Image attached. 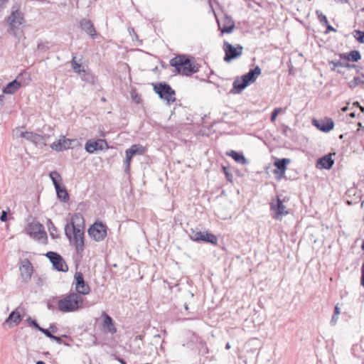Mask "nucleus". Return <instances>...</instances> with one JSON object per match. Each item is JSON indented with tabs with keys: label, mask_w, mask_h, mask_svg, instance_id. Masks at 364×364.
Listing matches in <instances>:
<instances>
[{
	"label": "nucleus",
	"mask_w": 364,
	"mask_h": 364,
	"mask_svg": "<svg viewBox=\"0 0 364 364\" xmlns=\"http://www.w3.org/2000/svg\"><path fill=\"white\" fill-rule=\"evenodd\" d=\"M27 232L31 237L38 241L45 242L47 240V234L44 230V228L38 221H33L29 223Z\"/></svg>",
	"instance_id": "6e6552de"
},
{
	"label": "nucleus",
	"mask_w": 364,
	"mask_h": 364,
	"mask_svg": "<svg viewBox=\"0 0 364 364\" xmlns=\"http://www.w3.org/2000/svg\"><path fill=\"white\" fill-rule=\"evenodd\" d=\"M8 0H0V11L4 8V4Z\"/></svg>",
	"instance_id": "09e8293b"
},
{
	"label": "nucleus",
	"mask_w": 364,
	"mask_h": 364,
	"mask_svg": "<svg viewBox=\"0 0 364 364\" xmlns=\"http://www.w3.org/2000/svg\"><path fill=\"white\" fill-rule=\"evenodd\" d=\"M348 110V107H343L342 111L343 112H346Z\"/></svg>",
	"instance_id": "bf43d9fd"
},
{
	"label": "nucleus",
	"mask_w": 364,
	"mask_h": 364,
	"mask_svg": "<svg viewBox=\"0 0 364 364\" xmlns=\"http://www.w3.org/2000/svg\"><path fill=\"white\" fill-rule=\"evenodd\" d=\"M227 154L231 156L236 162L242 164L246 165L248 164V161L246 159L242 153H239L236 151H230L228 152Z\"/></svg>",
	"instance_id": "a878e982"
},
{
	"label": "nucleus",
	"mask_w": 364,
	"mask_h": 364,
	"mask_svg": "<svg viewBox=\"0 0 364 364\" xmlns=\"http://www.w3.org/2000/svg\"><path fill=\"white\" fill-rule=\"evenodd\" d=\"M361 59V55L357 50H351L348 53H343V60H346V63H343V67L346 68H355L354 64H349L348 62L357 63Z\"/></svg>",
	"instance_id": "a211bd4d"
},
{
	"label": "nucleus",
	"mask_w": 364,
	"mask_h": 364,
	"mask_svg": "<svg viewBox=\"0 0 364 364\" xmlns=\"http://www.w3.org/2000/svg\"><path fill=\"white\" fill-rule=\"evenodd\" d=\"M223 48L225 52L224 60L226 63L239 58L243 53V47L241 45L237 44L236 46H233L228 41H224Z\"/></svg>",
	"instance_id": "0eeeda50"
},
{
	"label": "nucleus",
	"mask_w": 364,
	"mask_h": 364,
	"mask_svg": "<svg viewBox=\"0 0 364 364\" xmlns=\"http://www.w3.org/2000/svg\"><path fill=\"white\" fill-rule=\"evenodd\" d=\"M364 76L362 77H354V78L348 82L349 87L351 88L355 87L358 85H364Z\"/></svg>",
	"instance_id": "2f4dec72"
},
{
	"label": "nucleus",
	"mask_w": 364,
	"mask_h": 364,
	"mask_svg": "<svg viewBox=\"0 0 364 364\" xmlns=\"http://www.w3.org/2000/svg\"><path fill=\"white\" fill-rule=\"evenodd\" d=\"M51 339L56 341L58 344H62L63 343V340L60 337H58V336H54L53 337H51Z\"/></svg>",
	"instance_id": "49530a36"
},
{
	"label": "nucleus",
	"mask_w": 364,
	"mask_h": 364,
	"mask_svg": "<svg viewBox=\"0 0 364 364\" xmlns=\"http://www.w3.org/2000/svg\"><path fill=\"white\" fill-rule=\"evenodd\" d=\"M36 364H46V363L43 361H42V360H38V361L36 362Z\"/></svg>",
	"instance_id": "4d7b16f0"
},
{
	"label": "nucleus",
	"mask_w": 364,
	"mask_h": 364,
	"mask_svg": "<svg viewBox=\"0 0 364 364\" xmlns=\"http://www.w3.org/2000/svg\"><path fill=\"white\" fill-rule=\"evenodd\" d=\"M82 297L77 293H70L58 302V308L62 312H73L82 307Z\"/></svg>",
	"instance_id": "20e7f679"
},
{
	"label": "nucleus",
	"mask_w": 364,
	"mask_h": 364,
	"mask_svg": "<svg viewBox=\"0 0 364 364\" xmlns=\"http://www.w3.org/2000/svg\"><path fill=\"white\" fill-rule=\"evenodd\" d=\"M262 70L257 65L255 68L250 69L247 73L243 75L240 78L237 77L230 90L231 94H240L249 85L255 82L257 78L261 75Z\"/></svg>",
	"instance_id": "7ed1b4c3"
},
{
	"label": "nucleus",
	"mask_w": 364,
	"mask_h": 364,
	"mask_svg": "<svg viewBox=\"0 0 364 364\" xmlns=\"http://www.w3.org/2000/svg\"><path fill=\"white\" fill-rule=\"evenodd\" d=\"M117 360L121 363V364H127L124 359L121 358H117Z\"/></svg>",
	"instance_id": "603ef678"
},
{
	"label": "nucleus",
	"mask_w": 364,
	"mask_h": 364,
	"mask_svg": "<svg viewBox=\"0 0 364 364\" xmlns=\"http://www.w3.org/2000/svg\"><path fill=\"white\" fill-rule=\"evenodd\" d=\"M317 17L321 23L328 24V20L325 15H323L320 11H316Z\"/></svg>",
	"instance_id": "ea45409f"
},
{
	"label": "nucleus",
	"mask_w": 364,
	"mask_h": 364,
	"mask_svg": "<svg viewBox=\"0 0 364 364\" xmlns=\"http://www.w3.org/2000/svg\"><path fill=\"white\" fill-rule=\"evenodd\" d=\"M358 126H359V129H358V132H359V131H362V132H363V127L364 126H363L362 123H361V122H359V123H358Z\"/></svg>",
	"instance_id": "864d4df0"
},
{
	"label": "nucleus",
	"mask_w": 364,
	"mask_h": 364,
	"mask_svg": "<svg viewBox=\"0 0 364 364\" xmlns=\"http://www.w3.org/2000/svg\"><path fill=\"white\" fill-rule=\"evenodd\" d=\"M218 26L222 33H230L235 28V21L230 16H225L221 24L218 23Z\"/></svg>",
	"instance_id": "4be33fe9"
},
{
	"label": "nucleus",
	"mask_w": 364,
	"mask_h": 364,
	"mask_svg": "<svg viewBox=\"0 0 364 364\" xmlns=\"http://www.w3.org/2000/svg\"><path fill=\"white\" fill-rule=\"evenodd\" d=\"M353 37L360 43H364V31L360 30H354Z\"/></svg>",
	"instance_id": "f704fd0d"
},
{
	"label": "nucleus",
	"mask_w": 364,
	"mask_h": 364,
	"mask_svg": "<svg viewBox=\"0 0 364 364\" xmlns=\"http://www.w3.org/2000/svg\"><path fill=\"white\" fill-rule=\"evenodd\" d=\"M202 235L203 237H201L200 241L210 243L211 245H217L218 238L215 235L208 232H203Z\"/></svg>",
	"instance_id": "cd10ccee"
},
{
	"label": "nucleus",
	"mask_w": 364,
	"mask_h": 364,
	"mask_svg": "<svg viewBox=\"0 0 364 364\" xmlns=\"http://www.w3.org/2000/svg\"><path fill=\"white\" fill-rule=\"evenodd\" d=\"M353 106H355L360 109V111L363 113H364V107L360 106L358 102H355L353 103Z\"/></svg>",
	"instance_id": "de8ad7c7"
},
{
	"label": "nucleus",
	"mask_w": 364,
	"mask_h": 364,
	"mask_svg": "<svg viewBox=\"0 0 364 364\" xmlns=\"http://www.w3.org/2000/svg\"><path fill=\"white\" fill-rule=\"evenodd\" d=\"M49 329H50L51 333H56L58 331L57 326L53 323L50 325Z\"/></svg>",
	"instance_id": "a18cd8bd"
},
{
	"label": "nucleus",
	"mask_w": 364,
	"mask_h": 364,
	"mask_svg": "<svg viewBox=\"0 0 364 364\" xmlns=\"http://www.w3.org/2000/svg\"><path fill=\"white\" fill-rule=\"evenodd\" d=\"M21 278L23 282H28L33 274V266L28 259H24L20 266Z\"/></svg>",
	"instance_id": "f3484780"
},
{
	"label": "nucleus",
	"mask_w": 364,
	"mask_h": 364,
	"mask_svg": "<svg viewBox=\"0 0 364 364\" xmlns=\"http://www.w3.org/2000/svg\"><path fill=\"white\" fill-rule=\"evenodd\" d=\"M75 218L80 219L78 215H75L72 218L71 223L65 226V234L70 241L73 242L77 253L80 255L85 249L84 231L80 225H75L73 222Z\"/></svg>",
	"instance_id": "f03ea898"
},
{
	"label": "nucleus",
	"mask_w": 364,
	"mask_h": 364,
	"mask_svg": "<svg viewBox=\"0 0 364 364\" xmlns=\"http://www.w3.org/2000/svg\"><path fill=\"white\" fill-rule=\"evenodd\" d=\"M75 290L77 294L87 295L90 291V287L88 284L85 281L83 274L80 272H77L75 274Z\"/></svg>",
	"instance_id": "ddd939ff"
},
{
	"label": "nucleus",
	"mask_w": 364,
	"mask_h": 364,
	"mask_svg": "<svg viewBox=\"0 0 364 364\" xmlns=\"http://www.w3.org/2000/svg\"><path fill=\"white\" fill-rule=\"evenodd\" d=\"M19 136L20 137L24 138L26 140L30 141L41 147L46 145V140L45 137L38 134L31 132H21Z\"/></svg>",
	"instance_id": "4468645a"
},
{
	"label": "nucleus",
	"mask_w": 364,
	"mask_h": 364,
	"mask_svg": "<svg viewBox=\"0 0 364 364\" xmlns=\"http://www.w3.org/2000/svg\"><path fill=\"white\" fill-rule=\"evenodd\" d=\"M46 256L49 259L50 262L53 264V268L57 271L63 272H66L68 271V267L66 264L64 259L58 253L50 251L46 254Z\"/></svg>",
	"instance_id": "9b49d317"
},
{
	"label": "nucleus",
	"mask_w": 364,
	"mask_h": 364,
	"mask_svg": "<svg viewBox=\"0 0 364 364\" xmlns=\"http://www.w3.org/2000/svg\"><path fill=\"white\" fill-rule=\"evenodd\" d=\"M49 176L53 182L55 188H57L59 186H60V181L62 180V178L58 172L55 171H51L49 173Z\"/></svg>",
	"instance_id": "c756f323"
},
{
	"label": "nucleus",
	"mask_w": 364,
	"mask_h": 364,
	"mask_svg": "<svg viewBox=\"0 0 364 364\" xmlns=\"http://www.w3.org/2000/svg\"><path fill=\"white\" fill-rule=\"evenodd\" d=\"M37 49L41 52H46L49 49L48 43H39L37 46Z\"/></svg>",
	"instance_id": "58836bf2"
},
{
	"label": "nucleus",
	"mask_w": 364,
	"mask_h": 364,
	"mask_svg": "<svg viewBox=\"0 0 364 364\" xmlns=\"http://www.w3.org/2000/svg\"><path fill=\"white\" fill-rule=\"evenodd\" d=\"M270 209L274 212L273 218L281 220L284 215L289 213L287 207L283 204V201L277 197L276 200H273L270 203Z\"/></svg>",
	"instance_id": "f8f14e48"
},
{
	"label": "nucleus",
	"mask_w": 364,
	"mask_h": 364,
	"mask_svg": "<svg viewBox=\"0 0 364 364\" xmlns=\"http://www.w3.org/2000/svg\"><path fill=\"white\" fill-rule=\"evenodd\" d=\"M326 28H327V31H335V29L331 25H328V23L326 24Z\"/></svg>",
	"instance_id": "3c124183"
},
{
	"label": "nucleus",
	"mask_w": 364,
	"mask_h": 364,
	"mask_svg": "<svg viewBox=\"0 0 364 364\" xmlns=\"http://www.w3.org/2000/svg\"><path fill=\"white\" fill-rule=\"evenodd\" d=\"M57 197L62 202H68L69 200V194L64 186H59L55 188Z\"/></svg>",
	"instance_id": "bb28decb"
},
{
	"label": "nucleus",
	"mask_w": 364,
	"mask_h": 364,
	"mask_svg": "<svg viewBox=\"0 0 364 364\" xmlns=\"http://www.w3.org/2000/svg\"><path fill=\"white\" fill-rule=\"evenodd\" d=\"M230 348H231L230 344L229 343H227L225 345V349L229 350V349H230Z\"/></svg>",
	"instance_id": "5fc2aeb1"
},
{
	"label": "nucleus",
	"mask_w": 364,
	"mask_h": 364,
	"mask_svg": "<svg viewBox=\"0 0 364 364\" xmlns=\"http://www.w3.org/2000/svg\"><path fill=\"white\" fill-rule=\"evenodd\" d=\"M282 111L281 107H277L275 108L273 112H272L270 120L271 122H274L276 120V118L277 115L279 114V112Z\"/></svg>",
	"instance_id": "a19ab883"
},
{
	"label": "nucleus",
	"mask_w": 364,
	"mask_h": 364,
	"mask_svg": "<svg viewBox=\"0 0 364 364\" xmlns=\"http://www.w3.org/2000/svg\"><path fill=\"white\" fill-rule=\"evenodd\" d=\"M22 320L21 313L18 311V309L11 312L8 318L6 319L5 323H14V326H17Z\"/></svg>",
	"instance_id": "b1692460"
},
{
	"label": "nucleus",
	"mask_w": 364,
	"mask_h": 364,
	"mask_svg": "<svg viewBox=\"0 0 364 364\" xmlns=\"http://www.w3.org/2000/svg\"><path fill=\"white\" fill-rule=\"evenodd\" d=\"M87 232L95 241L100 242L107 237V226L102 222H95L89 228Z\"/></svg>",
	"instance_id": "1a4fd4ad"
},
{
	"label": "nucleus",
	"mask_w": 364,
	"mask_h": 364,
	"mask_svg": "<svg viewBox=\"0 0 364 364\" xmlns=\"http://www.w3.org/2000/svg\"><path fill=\"white\" fill-rule=\"evenodd\" d=\"M27 323L29 324V326L33 327L34 328L37 329L38 331L41 328V326L38 325L37 321L34 319H33L31 317H28L26 319Z\"/></svg>",
	"instance_id": "4c0bfd02"
},
{
	"label": "nucleus",
	"mask_w": 364,
	"mask_h": 364,
	"mask_svg": "<svg viewBox=\"0 0 364 364\" xmlns=\"http://www.w3.org/2000/svg\"><path fill=\"white\" fill-rule=\"evenodd\" d=\"M346 116H348L351 118H354L355 117V112H350L349 113L346 114Z\"/></svg>",
	"instance_id": "8fccbe9b"
},
{
	"label": "nucleus",
	"mask_w": 364,
	"mask_h": 364,
	"mask_svg": "<svg viewBox=\"0 0 364 364\" xmlns=\"http://www.w3.org/2000/svg\"><path fill=\"white\" fill-rule=\"evenodd\" d=\"M50 224H51V225H52V230H56V228H55V227L53 225V224L52 223V222H51V221H50Z\"/></svg>",
	"instance_id": "6e6d98bb"
},
{
	"label": "nucleus",
	"mask_w": 364,
	"mask_h": 364,
	"mask_svg": "<svg viewBox=\"0 0 364 364\" xmlns=\"http://www.w3.org/2000/svg\"><path fill=\"white\" fill-rule=\"evenodd\" d=\"M335 155L336 153H331L318 159L317 161L316 167L328 170L331 169L334 164V160L332 159V156Z\"/></svg>",
	"instance_id": "412c9836"
},
{
	"label": "nucleus",
	"mask_w": 364,
	"mask_h": 364,
	"mask_svg": "<svg viewBox=\"0 0 364 364\" xmlns=\"http://www.w3.org/2000/svg\"><path fill=\"white\" fill-rule=\"evenodd\" d=\"M154 90L161 99L166 100L168 105L176 101L175 90L166 82L154 85Z\"/></svg>",
	"instance_id": "423d86ee"
},
{
	"label": "nucleus",
	"mask_w": 364,
	"mask_h": 364,
	"mask_svg": "<svg viewBox=\"0 0 364 364\" xmlns=\"http://www.w3.org/2000/svg\"><path fill=\"white\" fill-rule=\"evenodd\" d=\"M329 64L332 65V70H336V69L338 68L337 72L340 73L341 70H339V68H341V55H340V59L338 60H331L329 62Z\"/></svg>",
	"instance_id": "c9c22d12"
},
{
	"label": "nucleus",
	"mask_w": 364,
	"mask_h": 364,
	"mask_svg": "<svg viewBox=\"0 0 364 364\" xmlns=\"http://www.w3.org/2000/svg\"><path fill=\"white\" fill-rule=\"evenodd\" d=\"M203 232L198 231L196 230H191V232H189V237L193 241L196 242H200L201 240V237H203L202 235Z\"/></svg>",
	"instance_id": "473e14b6"
},
{
	"label": "nucleus",
	"mask_w": 364,
	"mask_h": 364,
	"mask_svg": "<svg viewBox=\"0 0 364 364\" xmlns=\"http://www.w3.org/2000/svg\"><path fill=\"white\" fill-rule=\"evenodd\" d=\"M10 213L9 208H7L6 210H4L1 212V215L0 216V220L1 222H6L8 220V214Z\"/></svg>",
	"instance_id": "79ce46f5"
},
{
	"label": "nucleus",
	"mask_w": 364,
	"mask_h": 364,
	"mask_svg": "<svg viewBox=\"0 0 364 364\" xmlns=\"http://www.w3.org/2000/svg\"><path fill=\"white\" fill-rule=\"evenodd\" d=\"M75 58L76 57L75 56H73V59L71 60V63H72V67H73V70L77 73H80L81 72H85L84 70H80V64L77 63L76 60H75Z\"/></svg>",
	"instance_id": "e433bc0d"
},
{
	"label": "nucleus",
	"mask_w": 364,
	"mask_h": 364,
	"mask_svg": "<svg viewBox=\"0 0 364 364\" xmlns=\"http://www.w3.org/2000/svg\"><path fill=\"white\" fill-rule=\"evenodd\" d=\"M38 331H41V333H43L46 337H48L50 339H51V337L53 336V334L50 333V331L49 328L46 329V328H43L41 327V328Z\"/></svg>",
	"instance_id": "37998d69"
},
{
	"label": "nucleus",
	"mask_w": 364,
	"mask_h": 364,
	"mask_svg": "<svg viewBox=\"0 0 364 364\" xmlns=\"http://www.w3.org/2000/svg\"><path fill=\"white\" fill-rule=\"evenodd\" d=\"M360 11H361L362 12H364V8H362V9H360Z\"/></svg>",
	"instance_id": "e2e57ef3"
},
{
	"label": "nucleus",
	"mask_w": 364,
	"mask_h": 364,
	"mask_svg": "<svg viewBox=\"0 0 364 364\" xmlns=\"http://www.w3.org/2000/svg\"><path fill=\"white\" fill-rule=\"evenodd\" d=\"M20 87L21 83L17 80V79H15L6 85V86L3 89V92L11 95L15 93Z\"/></svg>",
	"instance_id": "393cba45"
},
{
	"label": "nucleus",
	"mask_w": 364,
	"mask_h": 364,
	"mask_svg": "<svg viewBox=\"0 0 364 364\" xmlns=\"http://www.w3.org/2000/svg\"><path fill=\"white\" fill-rule=\"evenodd\" d=\"M290 162V159L287 158L278 159L274 163V166L277 168L274 170V173L276 175V178L281 179L287 169V165Z\"/></svg>",
	"instance_id": "dca6fc26"
},
{
	"label": "nucleus",
	"mask_w": 364,
	"mask_h": 364,
	"mask_svg": "<svg viewBox=\"0 0 364 364\" xmlns=\"http://www.w3.org/2000/svg\"><path fill=\"white\" fill-rule=\"evenodd\" d=\"M78 144V141L76 139H68L65 136H60L57 141L53 142L50 145V148L60 152L63 150L73 149Z\"/></svg>",
	"instance_id": "9d476101"
},
{
	"label": "nucleus",
	"mask_w": 364,
	"mask_h": 364,
	"mask_svg": "<svg viewBox=\"0 0 364 364\" xmlns=\"http://www.w3.org/2000/svg\"><path fill=\"white\" fill-rule=\"evenodd\" d=\"M312 124L318 130L323 132H328L333 129L334 122L331 119H313Z\"/></svg>",
	"instance_id": "6ab92c4d"
},
{
	"label": "nucleus",
	"mask_w": 364,
	"mask_h": 364,
	"mask_svg": "<svg viewBox=\"0 0 364 364\" xmlns=\"http://www.w3.org/2000/svg\"><path fill=\"white\" fill-rule=\"evenodd\" d=\"M338 305H339V304H337L335 306L333 314V316L331 317V319L330 321V325L331 326H336L337 324L338 321L339 316H340V314H341L340 308H339Z\"/></svg>",
	"instance_id": "7c9ffc66"
},
{
	"label": "nucleus",
	"mask_w": 364,
	"mask_h": 364,
	"mask_svg": "<svg viewBox=\"0 0 364 364\" xmlns=\"http://www.w3.org/2000/svg\"><path fill=\"white\" fill-rule=\"evenodd\" d=\"M79 27L85 31L92 38L95 39L97 36V31L92 21L86 18H82L79 21Z\"/></svg>",
	"instance_id": "2eb2a0df"
},
{
	"label": "nucleus",
	"mask_w": 364,
	"mask_h": 364,
	"mask_svg": "<svg viewBox=\"0 0 364 364\" xmlns=\"http://www.w3.org/2000/svg\"><path fill=\"white\" fill-rule=\"evenodd\" d=\"M103 323L102 326L108 333L114 334L117 332V328L114 326V321L110 316L105 312L102 314Z\"/></svg>",
	"instance_id": "5701e85b"
},
{
	"label": "nucleus",
	"mask_w": 364,
	"mask_h": 364,
	"mask_svg": "<svg viewBox=\"0 0 364 364\" xmlns=\"http://www.w3.org/2000/svg\"><path fill=\"white\" fill-rule=\"evenodd\" d=\"M193 58L186 55H178L170 60L169 64L175 68L178 74L191 76L198 72L199 66L192 62Z\"/></svg>",
	"instance_id": "f257e3e1"
},
{
	"label": "nucleus",
	"mask_w": 364,
	"mask_h": 364,
	"mask_svg": "<svg viewBox=\"0 0 364 364\" xmlns=\"http://www.w3.org/2000/svg\"><path fill=\"white\" fill-rule=\"evenodd\" d=\"M4 96L0 95V103L3 101Z\"/></svg>",
	"instance_id": "052dcab7"
},
{
	"label": "nucleus",
	"mask_w": 364,
	"mask_h": 364,
	"mask_svg": "<svg viewBox=\"0 0 364 364\" xmlns=\"http://www.w3.org/2000/svg\"><path fill=\"white\" fill-rule=\"evenodd\" d=\"M361 249L364 250V240H363L362 245H361Z\"/></svg>",
	"instance_id": "13d9d810"
},
{
	"label": "nucleus",
	"mask_w": 364,
	"mask_h": 364,
	"mask_svg": "<svg viewBox=\"0 0 364 364\" xmlns=\"http://www.w3.org/2000/svg\"><path fill=\"white\" fill-rule=\"evenodd\" d=\"M184 307H185V309H186V310H188V305H187L186 304L184 305Z\"/></svg>",
	"instance_id": "680f3d73"
},
{
	"label": "nucleus",
	"mask_w": 364,
	"mask_h": 364,
	"mask_svg": "<svg viewBox=\"0 0 364 364\" xmlns=\"http://www.w3.org/2000/svg\"><path fill=\"white\" fill-rule=\"evenodd\" d=\"M105 146H107L106 141L98 139L95 141H87L85 144V149L87 152L93 154L95 151L102 150Z\"/></svg>",
	"instance_id": "aec40b11"
},
{
	"label": "nucleus",
	"mask_w": 364,
	"mask_h": 364,
	"mask_svg": "<svg viewBox=\"0 0 364 364\" xmlns=\"http://www.w3.org/2000/svg\"><path fill=\"white\" fill-rule=\"evenodd\" d=\"M363 132L364 133V127H363Z\"/></svg>",
	"instance_id": "0e129e2a"
},
{
	"label": "nucleus",
	"mask_w": 364,
	"mask_h": 364,
	"mask_svg": "<svg viewBox=\"0 0 364 364\" xmlns=\"http://www.w3.org/2000/svg\"><path fill=\"white\" fill-rule=\"evenodd\" d=\"M9 28L12 31L14 35L16 34V31L18 30L20 26L24 23V14L21 11V4H14L11 7V14L7 18Z\"/></svg>",
	"instance_id": "39448f33"
},
{
	"label": "nucleus",
	"mask_w": 364,
	"mask_h": 364,
	"mask_svg": "<svg viewBox=\"0 0 364 364\" xmlns=\"http://www.w3.org/2000/svg\"><path fill=\"white\" fill-rule=\"evenodd\" d=\"M125 154H126V159H125V161H124V171L126 173H129V171H130V164H131V161H132V159L133 157V156L128 152V151H125Z\"/></svg>",
	"instance_id": "72a5a7b5"
},
{
	"label": "nucleus",
	"mask_w": 364,
	"mask_h": 364,
	"mask_svg": "<svg viewBox=\"0 0 364 364\" xmlns=\"http://www.w3.org/2000/svg\"><path fill=\"white\" fill-rule=\"evenodd\" d=\"M126 151L134 156V155H143L145 152V149L140 144H134Z\"/></svg>",
	"instance_id": "c85d7f7f"
},
{
	"label": "nucleus",
	"mask_w": 364,
	"mask_h": 364,
	"mask_svg": "<svg viewBox=\"0 0 364 364\" xmlns=\"http://www.w3.org/2000/svg\"><path fill=\"white\" fill-rule=\"evenodd\" d=\"M223 172L226 176V178L228 181H232V176L228 172V168L223 166Z\"/></svg>",
	"instance_id": "c03bdc74"
}]
</instances>
